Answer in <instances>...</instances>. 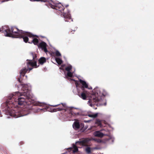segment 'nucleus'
<instances>
[{
	"mask_svg": "<svg viewBox=\"0 0 154 154\" xmlns=\"http://www.w3.org/2000/svg\"><path fill=\"white\" fill-rule=\"evenodd\" d=\"M23 91L11 94L5 103V109L10 116L17 118L26 115L35 106L29 91L27 88Z\"/></svg>",
	"mask_w": 154,
	"mask_h": 154,
	"instance_id": "1",
	"label": "nucleus"
},
{
	"mask_svg": "<svg viewBox=\"0 0 154 154\" xmlns=\"http://www.w3.org/2000/svg\"><path fill=\"white\" fill-rule=\"evenodd\" d=\"M31 55L33 58L32 60L27 59L26 60V65L28 69L26 68L22 69L20 71V76H22L23 77L26 73L29 70V72L32 70L33 69L32 67L29 68V66L32 67H35V68H37L38 66H37V56L36 54H34L33 53H31Z\"/></svg>",
	"mask_w": 154,
	"mask_h": 154,
	"instance_id": "2",
	"label": "nucleus"
},
{
	"mask_svg": "<svg viewBox=\"0 0 154 154\" xmlns=\"http://www.w3.org/2000/svg\"><path fill=\"white\" fill-rule=\"evenodd\" d=\"M93 94L91 95V98L88 102L90 103V105L92 106L97 103H99L100 105H103L101 102L102 100L101 96L103 94L100 93L99 89L94 88L93 90Z\"/></svg>",
	"mask_w": 154,
	"mask_h": 154,
	"instance_id": "3",
	"label": "nucleus"
},
{
	"mask_svg": "<svg viewBox=\"0 0 154 154\" xmlns=\"http://www.w3.org/2000/svg\"><path fill=\"white\" fill-rule=\"evenodd\" d=\"M6 34L5 36L18 38L21 37V34L24 33V31L20 30L14 27H13L11 29L9 28L4 30Z\"/></svg>",
	"mask_w": 154,
	"mask_h": 154,
	"instance_id": "4",
	"label": "nucleus"
},
{
	"mask_svg": "<svg viewBox=\"0 0 154 154\" xmlns=\"http://www.w3.org/2000/svg\"><path fill=\"white\" fill-rule=\"evenodd\" d=\"M51 3H49V5L52 8L56 9L60 11L61 13H63V16L64 18L66 19L70 20L71 19L70 14L68 13H64V8L63 6L60 3H56L51 0Z\"/></svg>",
	"mask_w": 154,
	"mask_h": 154,
	"instance_id": "5",
	"label": "nucleus"
},
{
	"mask_svg": "<svg viewBox=\"0 0 154 154\" xmlns=\"http://www.w3.org/2000/svg\"><path fill=\"white\" fill-rule=\"evenodd\" d=\"M66 111H68L69 114L71 117L72 116H76L81 115V112L78 108L71 107L67 109Z\"/></svg>",
	"mask_w": 154,
	"mask_h": 154,
	"instance_id": "6",
	"label": "nucleus"
},
{
	"mask_svg": "<svg viewBox=\"0 0 154 154\" xmlns=\"http://www.w3.org/2000/svg\"><path fill=\"white\" fill-rule=\"evenodd\" d=\"M21 37H19L20 38H23V41L27 43L29 40V38L28 37H36L35 35H33L32 34L28 32H26L24 31V33L21 34Z\"/></svg>",
	"mask_w": 154,
	"mask_h": 154,
	"instance_id": "7",
	"label": "nucleus"
},
{
	"mask_svg": "<svg viewBox=\"0 0 154 154\" xmlns=\"http://www.w3.org/2000/svg\"><path fill=\"white\" fill-rule=\"evenodd\" d=\"M88 92L85 90H82L81 92H78V95L81 98L84 100H86L88 95Z\"/></svg>",
	"mask_w": 154,
	"mask_h": 154,
	"instance_id": "8",
	"label": "nucleus"
},
{
	"mask_svg": "<svg viewBox=\"0 0 154 154\" xmlns=\"http://www.w3.org/2000/svg\"><path fill=\"white\" fill-rule=\"evenodd\" d=\"M90 140L88 138H85L81 140L76 142L75 144H78L84 146H86L88 142Z\"/></svg>",
	"mask_w": 154,
	"mask_h": 154,
	"instance_id": "9",
	"label": "nucleus"
},
{
	"mask_svg": "<svg viewBox=\"0 0 154 154\" xmlns=\"http://www.w3.org/2000/svg\"><path fill=\"white\" fill-rule=\"evenodd\" d=\"M51 106L53 107H57L59 106V107L57 109H54V112H56L58 111H61L63 110H64V108H65L66 105L65 104L61 103V104H57L56 105H52Z\"/></svg>",
	"mask_w": 154,
	"mask_h": 154,
	"instance_id": "10",
	"label": "nucleus"
},
{
	"mask_svg": "<svg viewBox=\"0 0 154 154\" xmlns=\"http://www.w3.org/2000/svg\"><path fill=\"white\" fill-rule=\"evenodd\" d=\"M47 45L46 43L42 42L39 44L38 45V47L41 48L46 53L48 51L47 48Z\"/></svg>",
	"mask_w": 154,
	"mask_h": 154,
	"instance_id": "11",
	"label": "nucleus"
},
{
	"mask_svg": "<svg viewBox=\"0 0 154 154\" xmlns=\"http://www.w3.org/2000/svg\"><path fill=\"white\" fill-rule=\"evenodd\" d=\"M80 82L82 85V86L81 87V89L82 90H85V88H88V85L86 83V82L81 79H79Z\"/></svg>",
	"mask_w": 154,
	"mask_h": 154,
	"instance_id": "12",
	"label": "nucleus"
},
{
	"mask_svg": "<svg viewBox=\"0 0 154 154\" xmlns=\"http://www.w3.org/2000/svg\"><path fill=\"white\" fill-rule=\"evenodd\" d=\"M46 61V58L43 57H41L38 60L39 63L41 65L43 64Z\"/></svg>",
	"mask_w": 154,
	"mask_h": 154,
	"instance_id": "13",
	"label": "nucleus"
},
{
	"mask_svg": "<svg viewBox=\"0 0 154 154\" xmlns=\"http://www.w3.org/2000/svg\"><path fill=\"white\" fill-rule=\"evenodd\" d=\"M95 136L99 137H102L104 134L99 131H96L94 134Z\"/></svg>",
	"mask_w": 154,
	"mask_h": 154,
	"instance_id": "14",
	"label": "nucleus"
},
{
	"mask_svg": "<svg viewBox=\"0 0 154 154\" xmlns=\"http://www.w3.org/2000/svg\"><path fill=\"white\" fill-rule=\"evenodd\" d=\"M73 127L76 129H79L80 128V125L79 121H76L74 122L73 125Z\"/></svg>",
	"mask_w": 154,
	"mask_h": 154,
	"instance_id": "15",
	"label": "nucleus"
},
{
	"mask_svg": "<svg viewBox=\"0 0 154 154\" xmlns=\"http://www.w3.org/2000/svg\"><path fill=\"white\" fill-rule=\"evenodd\" d=\"M38 40L37 38H33L31 42H29V43H33L35 45H38Z\"/></svg>",
	"mask_w": 154,
	"mask_h": 154,
	"instance_id": "16",
	"label": "nucleus"
},
{
	"mask_svg": "<svg viewBox=\"0 0 154 154\" xmlns=\"http://www.w3.org/2000/svg\"><path fill=\"white\" fill-rule=\"evenodd\" d=\"M102 121L99 119H97L95 122V124L98 126L101 127L102 126Z\"/></svg>",
	"mask_w": 154,
	"mask_h": 154,
	"instance_id": "17",
	"label": "nucleus"
},
{
	"mask_svg": "<svg viewBox=\"0 0 154 154\" xmlns=\"http://www.w3.org/2000/svg\"><path fill=\"white\" fill-rule=\"evenodd\" d=\"M73 152H76L78 151V148L77 146L75 144H73Z\"/></svg>",
	"mask_w": 154,
	"mask_h": 154,
	"instance_id": "18",
	"label": "nucleus"
},
{
	"mask_svg": "<svg viewBox=\"0 0 154 154\" xmlns=\"http://www.w3.org/2000/svg\"><path fill=\"white\" fill-rule=\"evenodd\" d=\"M55 60L57 63L59 65L61 64L62 63V60L60 58H56Z\"/></svg>",
	"mask_w": 154,
	"mask_h": 154,
	"instance_id": "19",
	"label": "nucleus"
},
{
	"mask_svg": "<svg viewBox=\"0 0 154 154\" xmlns=\"http://www.w3.org/2000/svg\"><path fill=\"white\" fill-rule=\"evenodd\" d=\"M72 69V66H69L66 67L65 68V69L66 70V71H67V72H68L70 71Z\"/></svg>",
	"mask_w": 154,
	"mask_h": 154,
	"instance_id": "20",
	"label": "nucleus"
},
{
	"mask_svg": "<svg viewBox=\"0 0 154 154\" xmlns=\"http://www.w3.org/2000/svg\"><path fill=\"white\" fill-rule=\"evenodd\" d=\"M89 117H92L93 118H95L97 116V114L96 113L93 114H89L88 115Z\"/></svg>",
	"mask_w": 154,
	"mask_h": 154,
	"instance_id": "21",
	"label": "nucleus"
},
{
	"mask_svg": "<svg viewBox=\"0 0 154 154\" xmlns=\"http://www.w3.org/2000/svg\"><path fill=\"white\" fill-rule=\"evenodd\" d=\"M85 151L87 153H89L91 152V148L89 147H87L85 149Z\"/></svg>",
	"mask_w": 154,
	"mask_h": 154,
	"instance_id": "22",
	"label": "nucleus"
},
{
	"mask_svg": "<svg viewBox=\"0 0 154 154\" xmlns=\"http://www.w3.org/2000/svg\"><path fill=\"white\" fill-rule=\"evenodd\" d=\"M67 75L69 77H72L73 76V73L70 71L67 72Z\"/></svg>",
	"mask_w": 154,
	"mask_h": 154,
	"instance_id": "23",
	"label": "nucleus"
},
{
	"mask_svg": "<svg viewBox=\"0 0 154 154\" xmlns=\"http://www.w3.org/2000/svg\"><path fill=\"white\" fill-rule=\"evenodd\" d=\"M55 54V55L59 57V56H61V54L58 51H56Z\"/></svg>",
	"mask_w": 154,
	"mask_h": 154,
	"instance_id": "24",
	"label": "nucleus"
},
{
	"mask_svg": "<svg viewBox=\"0 0 154 154\" xmlns=\"http://www.w3.org/2000/svg\"><path fill=\"white\" fill-rule=\"evenodd\" d=\"M31 1H41V2H47L49 1V0H30Z\"/></svg>",
	"mask_w": 154,
	"mask_h": 154,
	"instance_id": "25",
	"label": "nucleus"
},
{
	"mask_svg": "<svg viewBox=\"0 0 154 154\" xmlns=\"http://www.w3.org/2000/svg\"><path fill=\"white\" fill-rule=\"evenodd\" d=\"M95 140L98 143H101L102 142V141L100 139H97Z\"/></svg>",
	"mask_w": 154,
	"mask_h": 154,
	"instance_id": "26",
	"label": "nucleus"
},
{
	"mask_svg": "<svg viewBox=\"0 0 154 154\" xmlns=\"http://www.w3.org/2000/svg\"><path fill=\"white\" fill-rule=\"evenodd\" d=\"M36 105L39 106H43L45 105L44 104H43L42 103H38Z\"/></svg>",
	"mask_w": 154,
	"mask_h": 154,
	"instance_id": "27",
	"label": "nucleus"
},
{
	"mask_svg": "<svg viewBox=\"0 0 154 154\" xmlns=\"http://www.w3.org/2000/svg\"><path fill=\"white\" fill-rule=\"evenodd\" d=\"M47 109H48V108H45L42 109H41V110H43L44 111H47Z\"/></svg>",
	"mask_w": 154,
	"mask_h": 154,
	"instance_id": "28",
	"label": "nucleus"
},
{
	"mask_svg": "<svg viewBox=\"0 0 154 154\" xmlns=\"http://www.w3.org/2000/svg\"><path fill=\"white\" fill-rule=\"evenodd\" d=\"M75 31V30H74L73 31L71 30L69 31L70 32L71 34L74 33V32Z\"/></svg>",
	"mask_w": 154,
	"mask_h": 154,
	"instance_id": "29",
	"label": "nucleus"
},
{
	"mask_svg": "<svg viewBox=\"0 0 154 154\" xmlns=\"http://www.w3.org/2000/svg\"><path fill=\"white\" fill-rule=\"evenodd\" d=\"M110 139V138L109 137V138H106L105 140L106 141H108Z\"/></svg>",
	"mask_w": 154,
	"mask_h": 154,
	"instance_id": "30",
	"label": "nucleus"
},
{
	"mask_svg": "<svg viewBox=\"0 0 154 154\" xmlns=\"http://www.w3.org/2000/svg\"><path fill=\"white\" fill-rule=\"evenodd\" d=\"M24 144V142L23 141H21L20 142V145H23Z\"/></svg>",
	"mask_w": 154,
	"mask_h": 154,
	"instance_id": "31",
	"label": "nucleus"
},
{
	"mask_svg": "<svg viewBox=\"0 0 154 154\" xmlns=\"http://www.w3.org/2000/svg\"><path fill=\"white\" fill-rule=\"evenodd\" d=\"M75 84L76 85V86L77 87L79 85V84L76 82H75Z\"/></svg>",
	"mask_w": 154,
	"mask_h": 154,
	"instance_id": "32",
	"label": "nucleus"
},
{
	"mask_svg": "<svg viewBox=\"0 0 154 154\" xmlns=\"http://www.w3.org/2000/svg\"><path fill=\"white\" fill-rule=\"evenodd\" d=\"M18 82H20V83H21V81H20V78H18Z\"/></svg>",
	"mask_w": 154,
	"mask_h": 154,
	"instance_id": "33",
	"label": "nucleus"
},
{
	"mask_svg": "<svg viewBox=\"0 0 154 154\" xmlns=\"http://www.w3.org/2000/svg\"><path fill=\"white\" fill-rule=\"evenodd\" d=\"M103 105H104V106H106V102H105L104 104H103Z\"/></svg>",
	"mask_w": 154,
	"mask_h": 154,
	"instance_id": "34",
	"label": "nucleus"
},
{
	"mask_svg": "<svg viewBox=\"0 0 154 154\" xmlns=\"http://www.w3.org/2000/svg\"><path fill=\"white\" fill-rule=\"evenodd\" d=\"M2 30H3V29H0V32H1Z\"/></svg>",
	"mask_w": 154,
	"mask_h": 154,
	"instance_id": "35",
	"label": "nucleus"
},
{
	"mask_svg": "<svg viewBox=\"0 0 154 154\" xmlns=\"http://www.w3.org/2000/svg\"><path fill=\"white\" fill-rule=\"evenodd\" d=\"M24 86H23V88H22V90H24Z\"/></svg>",
	"mask_w": 154,
	"mask_h": 154,
	"instance_id": "36",
	"label": "nucleus"
},
{
	"mask_svg": "<svg viewBox=\"0 0 154 154\" xmlns=\"http://www.w3.org/2000/svg\"><path fill=\"white\" fill-rule=\"evenodd\" d=\"M65 21H68V20H65Z\"/></svg>",
	"mask_w": 154,
	"mask_h": 154,
	"instance_id": "37",
	"label": "nucleus"
},
{
	"mask_svg": "<svg viewBox=\"0 0 154 154\" xmlns=\"http://www.w3.org/2000/svg\"><path fill=\"white\" fill-rule=\"evenodd\" d=\"M68 5H66V7H68Z\"/></svg>",
	"mask_w": 154,
	"mask_h": 154,
	"instance_id": "38",
	"label": "nucleus"
}]
</instances>
